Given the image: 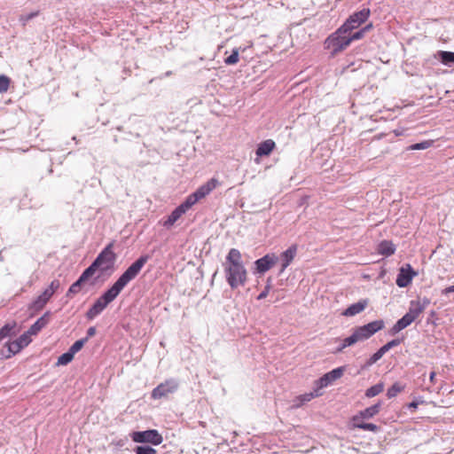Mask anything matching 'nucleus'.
I'll return each mask as SVG.
<instances>
[{"instance_id": "nucleus-47", "label": "nucleus", "mask_w": 454, "mask_h": 454, "mask_svg": "<svg viewBox=\"0 0 454 454\" xmlns=\"http://www.w3.org/2000/svg\"><path fill=\"white\" fill-rule=\"evenodd\" d=\"M351 420H352V423H353V427H356V424H357V423H363V422H362V419H360V420H355V419H354V417L352 418V419H351Z\"/></svg>"}, {"instance_id": "nucleus-14", "label": "nucleus", "mask_w": 454, "mask_h": 454, "mask_svg": "<svg viewBox=\"0 0 454 454\" xmlns=\"http://www.w3.org/2000/svg\"><path fill=\"white\" fill-rule=\"evenodd\" d=\"M429 302V300L427 298H425L423 301H420L419 299L411 301L410 302L407 315L415 321L424 312Z\"/></svg>"}, {"instance_id": "nucleus-18", "label": "nucleus", "mask_w": 454, "mask_h": 454, "mask_svg": "<svg viewBox=\"0 0 454 454\" xmlns=\"http://www.w3.org/2000/svg\"><path fill=\"white\" fill-rule=\"evenodd\" d=\"M51 313L45 312L35 324H33L27 330L28 333L32 336L36 335L43 328H44L50 322Z\"/></svg>"}, {"instance_id": "nucleus-39", "label": "nucleus", "mask_w": 454, "mask_h": 454, "mask_svg": "<svg viewBox=\"0 0 454 454\" xmlns=\"http://www.w3.org/2000/svg\"><path fill=\"white\" fill-rule=\"evenodd\" d=\"M356 428H360L365 431L377 432L379 427L373 423H357Z\"/></svg>"}, {"instance_id": "nucleus-12", "label": "nucleus", "mask_w": 454, "mask_h": 454, "mask_svg": "<svg viewBox=\"0 0 454 454\" xmlns=\"http://www.w3.org/2000/svg\"><path fill=\"white\" fill-rule=\"evenodd\" d=\"M218 185H220V182L218 179L213 177L208 180L206 184L200 186L194 192L188 196L187 199H204L206 196L209 195L210 192L215 190Z\"/></svg>"}, {"instance_id": "nucleus-10", "label": "nucleus", "mask_w": 454, "mask_h": 454, "mask_svg": "<svg viewBox=\"0 0 454 454\" xmlns=\"http://www.w3.org/2000/svg\"><path fill=\"white\" fill-rule=\"evenodd\" d=\"M197 200H185L183 204L177 207L166 220L163 221V226L167 229L172 227L181 216L189 210Z\"/></svg>"}, {"instance_id": "nucleus-42", "label": "nucleus", "mask_w": 454, "mask_h": 454, "mask_svg": "<svg viewBox=\"0 0 454 454\" xmlns=\"http://www.w3.org/2000/svg\"><path fill=\"white\" fill-rule=\"evenodd\" d=\"M271 289V286L270 284L266 285L264 290L257 296V300H262L266 298Z\"/></svg>"}, {"instance_id": "nucleus-41", "label": "nucleus", "mask_w": 454, "mask_h": 454, "mask_svg": "<svg viewBox=\"0 0 454 454\" xmlns=\"http://www.w3.org/2000/svg\"><path fill=\"white\" fill-rule=\"evenodd\" d=\"M403 341L402 339H395V340H392L390 341H388L387 343H386L385 345H383L381 347V348L387 353L388 350H390L392 348L394 347H396L398 345L401 344V342Z\"/></svg>"}, {"instance_id": "nucleus-40", "label": "nucleus", "mask_w": 454, "mask_h": 454, "mask_svg": "<svg viewBox=\"0 0 454 454\" xmlns=\"http://www.w3.org/2000/svg\"><path fill=\"white\" fill-rule=\"evenodd\" d=\"M386 352L380 348L376 353H374L367 361L368 365H372L375 364L378 360H380Z\"/></svg>"}, {"instance_id": "nucleus-4", "label": "nucleus", "mask_w": 454, "mask_h": 454, "mask_svg": "<svg viewBox=\"0 0 454 454\" xmlns=\"http://www.w3.org/2000/svg\"><path fill=\"white\" fill-rule=\"evenodd\" d=\"M113 248L114 243L112 242L100 252L91 265L86 269L91 276H93L97 270L106 272L113 268L116 259V254L114 253Z\"/></svg>"}, {"instance_id": "nucleus-22", "label": "nucleus", "mask_w": 454, "mask_h": 454, "mask_svg": "<svg viewBox=\"0 0 454 454\" xmlns=\"http://www.w3.org/2000/svg\"><path fill=\"white\" fill-rule=\"evenodd\" d=\"M21 346L15 340L6 342L1 353L5 358H10L21 350Z\"/></svg>"}, {"instance_id": "nucleus-19", "label": "nucleus", "mask_w": 454, "mask_h": 454, "mask_svg": "<svg viewBox=\"0 0 454 454\" xmlns=\"http://www.w3.org/2000/svg\"><path fill=\"white\" fill-rule=\"evenodd\" d=\"M367 300H361L356 303L351 304L345 310L342 311L341 315L344 317H353L356 316L365 309L368 306Z\"/></svg>"}, {"instance_id": "nucleus-38", "label": "nucleus", "mask_w": 454, "mask_h": 454, "mask_svg": "<svg viewBox=\"0 0 454 454\" xmlns=\"http://www.w3.org/2000/svg\"><path fill=\"white\" fill-rule=\"evenodd\" d=\"M433 145L432 140H427L420 143L413 144L409 147V150H425Z\"/></svg>"}, {"instance_id": "nucleus-8", "label": "nucleus", "mask_w": 454, "mask_h": 454, "mask_svg": "<svg viewBox=\"0 0 454 454\" xmlns=\"http://www.w3.org/2000/svg\"><path fill=\"white\" fill-rule=\"evenodd\" d=\"M178 388V382L174 379L166 380L153 389L151 396L154 400L168 397Z\"/></svg>"}, {"instance_id": "nucleus-1", "label": "nucleus", "mask_w": 454, "mask_h": 454, "mask_svg": "<svg viewBox=\"0 0 454 454\" xmlns=\"http://www.w3.org/2000/svg\"><path fill=\"white\" fill-rule=\"evenodd\" d=\"M148 261L147 255L140 256L115 281V283L106 291L94 304L86 312V317L90 320L95 318L99 315L116 297L120 294L122 289L141 271L142 268Z\"/></svg>"}, {"instance_id": "nucleus-28", "label": "nucleus", "mask_w": 454, "mask_h": 454, "mask_svg": "<svg viewBox=\"0 0 454 454\" xmlns=\"http://www.w3.org/2000/svg\"><path fill=\"white\" fill-rule=\"evenodd\" d=\"M372 24H369L367 26H365L364 27H363L362 29L351 34V32H348V39H349V42L351 43L352 41H356V40H359L361 38L364 37V34L366 32H368L371 28H372Z\"/></svg>"}, {"instance_id": "nucleus-37", "label": "nucleus", "mask_w": 454, "mask_h": 454, "mask_svg": "<svg viewBox=\"0 0 454 454\" xmlns=\"http://www.w3.org/2000/svg\"><path fill=\"white\" fill-rule=\"evenodd\" d=\"M136 454H157V450L150 446L142 445L135 449Z\"/></svg>"}, {"instance_id": "nucleus-26", "label": "nucleus", "mask_w": 454, "mask_h": 454, "mask_svg": "<svg viewBox=\"0 0 454 454\" xmlns=\"http://www.w3.org/2000/svg\"><path fill=\"white\" fill-rule=\"evenodd\" d=\"M403 390L404 385H402L400 382H395L387 389V396L388 399L394 398Z\"/></svg>"}, {"instance_id": "nucleus-2", "label": "nucleus", "mask_w": 454, "mask_h": 454, "mask_svg": "<svg viewBox=\"0 0 454 454\" xmlns=\"http://www.w3.org/2000/svg\"><path fill=\"white\" fill-rule=\"evenodd\" d=\"M225 279L231 289L243 286L247 281V270L242 261V254L236 248L230 249L223 263Z\"/></svg>"}, {"instance_id": "nucleus-29", "label": "nucleus", "mask_w": 454, "mask_h": 454, "mask_svg": "<svg viewBox=\"0 0 454 454\" xmlns=\"http://www.w3.org/2000/svg\"><path fill=\"white\" fill-rule=\"evenodd\" d=\"M16 322H12L11 324H6L4 325L1 329H0V340H2L4 338L9 336L12 332L16 328Z\"/></svg>"}, {"instance_id": "nucleus-32", "label": "nucleus", "mask_w": 454, "mask_h": 454, "mask_svg": "<svg viewBox=\"0 0 454 454\" xmlns=\"http://www.w3.org/2000/svg\"><path fill=\"white\" fill-rule=\"evenodd\" d=\"M32 335L28 333V332H25L23 334H21L16 341L19 342V344L21 346V348H24L27 347L31 341H32Z\"/></svg>"}, {"instance_id": "nucleus-15", "label": "nucleus", "mask_w": 454, "mask_h": 454, "mask_svg": "<svg viewBox=\"0 0 454 454\" xmlns=\"http://www.w3.org/2000/svg\"><path fill=\"white\" fill-rule=\"evenodd\" d=\"M276 144L271 139H267L262 143H260L255 151V163L259 164L261 162L260 158L263 156H269L272 151L275 149Z\"/></svg>"}, {"instance_id": "nucleus-23", "label": "nucleus", "mask_w": 454, "mask_h": 454, "mask_svg": "<svg viewBox=\"0 0 454 454\" xmlns=\"http://www.w3.org/2000/svg\"><path fill=\"white\" fill-rule=\"evenodd\" d=\"M413 322L414 320H412V318L406 313L393 325V327L390 329V333L395 334L400 331L403 330L404 328H406L407 326H409L410 325H411Z\"/></svg>"}, {"instance_id": "nucleus-33", "label": "nucleus", "mask_w": 454, "mask_h": 454, "mask_svg": "<svg viewBox=\"0 0 454 454\" xmlns=\"http://www.w3.org/2000/svg\"><path fill=\"white\" fill-rule=\"evenodd\" d=\"M74 355L68 350L67 352L62 354L59 358L57 364L58 365H67L74 359Z\"/></svg>"}, {"instance_id": "nucleus-20", "label": "nucleus", "mask_w": 454, "mask_h": 454, "mask_svg": "<svg viewBox=\"0 0 454 454\" xmlns=\"http://www.w3.org/2000/svg\"><path fill=\"white\" fill-rule=\"evenodd\" d=\"M297 253V245H292L288 249L281 254L282 265L280 273H282L293 262Z\"/></svg>"}, {"instance_id": "nucleus-35", "label": "nucleus", "mask_w": 454, "mask_h": 454, "mask_svg": "<svg viewBox=\"0 0 454 454\" xmlns=\"http://www.w3.org/2000/svg\"><path fill=\"white\" fill-rule=\"evenodd\" d=\"M11 79L5 74H0V93H4L9 90Z\"/></svg>"}, {"instance_id": "nucleus-48", "label": "nucleus", "mask_w": 454, "mask_h": 454, "mask_svg": "<svg viewBox=\"0 0 454 454\" xmlns=\"http://www.w3.org/2000/svg\"><path fill=\"white\" fill-rule=\"evenodd\" d=\"M395 136H400L402 133L400 131L395 130Z\"/></svg>"}, {"instance_id": "nucleus-21", "label": "nucleus", "mask_w": 454, "mask_h": 454, "mask_svg": "<svg viewBox=\"0 0 454 454\" xmlns=\"http://www.w3.org/2000/svg\"><path fill=\"white\" fill-rule=\"evenodd\" d=\"M322 395V393L319 392L317 387H316V389L314 392L310 393H305L303 395H300L296 396L294 400L293 408H300L305 403H308L311 401L315 397H318Z\"/></svg>"}, {"instance_id": "nucleus-36", "label": "nucleus", "mask_w": 454, "mask_h": 454, "mask_svg": "<svg viewBox=\"0 0 454 454\" xmlns=\"http://www.w3.org/2000/svg\"><path fill=\"white\" fill-rule=\"evenodd\" d=\"M38 15H39V11L32 12L28 14L20 15L19 18V20H20V24L23 27H25L29 20L37 17Z\"/></svg>"}, {"instance_id": "nucleus-17", "label": "nucleus", "mask_w": 454, "mask_h": 454, "mask_svg": "<svg viewBox=\"0 0 454 454\" xmlns=\"http://www.w3.org/2000/svg\"><path fill=\"white\" fill-rule=\"evenodd\" d=\"M381 409V403L379 402L374 405H372L354 416L355 420L368 419L376 416Z\"/></svg>"}, {"instance_id": "nucleus-30", "label": "nucleus", "mask_w": 454, "mask_h": 454, "mask_svg": "<svg viewBox=\"0 0 454 454\" xmlns=\"http://www.w3.org/2000/svg\"><path fill=\"white\" fill-rule=\"evenodd\" d=\"M439 55L441 58V61L444 65H449L450 63H454V52L451 51H439Z\"/></svg>"}, {"instance_id": "nucleus-25", "label": "nucleus", "mask_w": 454, "mask_h": 454, "mask_svg": "<svg viewBox=\"0 0 454 454\" xmlns=\"http://www.w3.org/2000/svg\"><path fill=\"white\" fill-rule=\"evenodd\" d=\"M90 277H92L89 271L86 270L82 272V274L80 276V278L71 285V286L68 289L67 294H78L81 290L82 285L86 282Z\"/></svg>"}, {"instance_id": "nucleus-24", "label": "nucleus", "mask_w": 454, "mask_h": 454, "mask_svg": "<svg viewBox=\"0 0 454 454\" xmlns=\"http://www.w3.org/2000/svg\"><path fill=\"white\" fill-rule=\"evenodd\" d=\"M378 254L385 256H390L395 252V246L392 241L383 240L378 245Z\"/></svg>"}, {"instance_id": "nucleus-45", "label": "nucleus", "mask_w": 454, "mask_h": 454, "mask_svg": "<svg viewBox=\"0 0 454 454\" xmlns=\"http://www.w3.org/2000/svg\"><path fill=\"white\" fill-rule=\"evenodd\" d=\"M418 406H419V403H418V402H416V401H413V402H411V403H410L408 404V407H409V408H411V409H417V408H418Z\"/></svg>"}, {"instance_id": "nucleus-3", "label": "nucleus", "mask_w": 454, "mask_h": 454, "mask_svg": "<svg viewBox=\"0 0 454 454\" xmlns=\"http://www.w3.org/2000/svg\"><path fill=\"white\" fill-rule=\"evenodd\" d=\"M384 327L382 320H375L367 325L357 326L353 329L352 334L341 340L337 348V352L343 351L346 348L355 345L359 341H364L371 338L374 333Z\"/></svg>"}, {"instance_id": "nucleus-46", "label": "nucleus", "mask_w": 454, "mask_h": 454, "mask_svg": "<svg viewBox=\"0 0 454 454\" xmlns=\"http://www.w3.org/2000/svg\"><path fill=\"white\" fill-rule=\"evenodd\" d=\"M435 376H436V372H432L430 373L429 380H430L431 383H433V384H434V382H435Z\"/></svg>"}, {"instance_id": "nucleus-43", "label": "nucleus", "mask_w": 454, "mask_h": 454, "mask_svg": "<svg viewBox=\"0 0 454 454\" xmlns=\"http://www.w3.org/2000/svg\"><path fill=\"white\" fill-rule=\"evenodd\" d=\"M96 333V328L95 327H90L87 331L88 337H92Z\"/></svg>"}, {"instance_id": "nucleus-13", "label": "nucleus", "mask_w": 454, "mask_h": 454, "mask_svg": "<svg viewBox=\"0 0 454 454\" xmlns=\"http://www.w3.org/2000/svg\"><path fill=\"white\" fill-rule=\"evenodd\" d=\"M415 276L416 272L413 270L410 264H406L400 269L395 283L399 287H406L411 283V280Z\"/></svg>"}, {"instance_id": "nucleus-7", "label": "nucleus", "mask_w": 454, "mask_h": 454, "mask_svg": "<svg viewBox=\"0 0 454 454\" xmlns=\"http://www.w3.org/2000/svg\"><path fill=\"white\" fill-rule=\"evenodd\" d=\"M130 437L135 442L153 445H160L163 441L161 434L156 429L136 431L130 434Z\"/></svg>"}, {"instance_id": "nucleus-6", "label": "nucleus", "mask_w": 454, "mask_h": 454, "mask_svg": "<svg viewBox=\"0 0 454 454\" xmlns=\"http://www.w3.org/2000/svg\"><path fill=\"white\" fill-rule=\"evenodd\" d=\"M59 286L60 282L59 279L52 280L50 286L29 305V310L34 313L42 310L53 294L59 290Z\"/></svg>"}, {"instance_id": "nucleus-9", "label": "nucleus", "mask_w": 454, "mask_h": 454, "mask_svg": "<svg viewBox=\"0 0 454 454\" xmlns=\"http://www.w3.org/2000/svg\"><path fill=\"white\" fill-rule=\"evenodd\" d=\"M370 16L369 9H363L352 14L346 22L341 26L347 32H351L364 23Z\"/></svg>"}, {"instance_id": "nucleus-27", "label": "nucleus", "mask_w": 454, "mask_h": 454, "mask_svg": "<svg viewBox=\"0 0 454 454\" xmlns=\"http://www.w3.org/2000/svg\"><path fill=\"white\" fill-rule=\"evenodd\" d=\"M384 390V383L380 382L374 386H372L365 391V396L368 398L374 397L380 395Z\"/></svg>"}, {"instance_id": "nucleus-44", "label": "nucleus", "mask_w": 454, "mask_h": 454, "mask_svg": "<svg viewBox=\"0 0 454 454\" xmlns=\"http://www.w3.org/2000/svg\"><path fill=\"white\" fill-rule=\"evenodd\" d=\"M454 292V285L453 286H450L448 287H446L442 293L447 294H450V293H453Z\"/></svg>"}, {"instance_id": "nucleus-5", "label": "nucleus", "mask_w": 454, "mask_h": 454, "mask_svg": "<svg viewBox=\"0 0 454 454\" xmlns=\"http://www.w3.org/2000/svg\"><path fill=\"white\" fill-rule=\"evenodd\" d=\"M348 33L343 27H339L325 39V49L331 51L333 55L345 50L350 44Z\"/></svg>"}, {"instance_id": "nucleus-34", "label": "nucleus", "mask_w": 454, "mask_h": 454, "mask_svg": "<svg viewBox=\"0 0 454 454\" xmlns=\"http://www.w3.org/2000/svg\"><path fill=\"white\" fill-rule=\"evenodd\" d=\"M88 338L81 339L76 340L69 348V351L74 356L77 352H79L87 342Z\"/></svg>"}, {"instance_id": "nucleus-31", "label": "nucleus", "mask_w": 454, "mask_h": 454, "mask_svg": "<svg viewBox=\"0 0 454 454\" xmlns=\"http://www.w3.org/2000/svg\"><path fill=\"white\" fill-rule=\"evenodd\" d=\"M239 49L235 48L232 50L231 54L224 59L226 65H235L239 62Z\"/></svg>"}, {"instance_id": "nucleus-16", "label": "nucleus", "mask_w": 454, "mask_h": 454, "mask_svg": "<svg viewBox=\"0 0 454 454\" xmlns=\"http://www.w3.org/2000/svg\"><path fill=\"white\" fill-rule=\"evenodd\" d=\"M277 260V256L273 254L264 255L255 261L256 270L260 273L266 272L276 263Z\"/></svg>"}, {"instance_id": "nucleus-11", "label": "nucleus", "mask_w": 454, "mask_h": 454, "mask_svg": "<svg viewBox=\"0 0 454 454\" xmlns=\"http://www.w3.org/2000/svg\"><path fill=\"white\" fill-rule=\"evenodd\" d=\"M345 372V367L340 366L332 370L331 372L324 374L321 378H319L316 382L315 386L318 390L326 387L328 385L332 384L333 381L340 379Z\"/></svg>"}]
</instances>
